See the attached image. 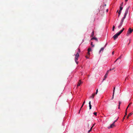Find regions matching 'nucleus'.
<instances>
[{
  "instance_id": "1",
  "label": "nucleus",
  "mask_w": 133,
  "mask_h": 133,
  "mask_svg": "<svg viewBox=\"0 0 133 133\" xmlns=\"http://www.w3.org/2000/svg\"><path fill=\"white\" fill-rule=\"evenodd\" d=\"M75 55V61L76 63L77 64H78V62H77V61L78 60L79 56V53L78 52H77L76 54Z\"/></svg>"
},
{
  "instance_id": "2",
  "label": "nucleus",
  "mask_w": 133,
  "mask_h": 133,
  "mask_svg": "<svg viewBox=\"0 0 133 133\" xmlns=\"http://www.w3.org/2000/svg\"><path fill=\"white\" fill-rule=\"evenodd\" d=\"M133 31V29H131L130 28H129L128 31L127 35L128 36Z\"/></svg>"
},
{
  "instance_id": "3",
  "label": "nucleus",
  "mask_w": 133,
  "mask_h": 133,
  "mask_svg": "<svg viewBox=\"0 0 133 133\" xmlns=\"http://www.w3.org/2000/svg\"><path fill=\"white\" fill-rule=\"evenodd\" d=\"M119 35H118V34L117 33L115 35L113 36V38H114V39L115 40L116 39L117 37H118V36Z\"/></svg>"
},
{
  "instance_id": "4",
  "label": "nucleus",
  "mask_w": 133,
  "mask_h": 133,
  "mask_svg": "<svg viewBox=\"0 0 133 133\" xmlns=\"http://www.w3.org/2000/svg\"><path fill=\"white\" fill-rule=\"evenodd\" d=\"M129 8V7H128L127 8V9H126V10H125L124 15V16H125V17H126V16L127 14L128 13Z\"/></svg>"
},
{
  "instance_id": "5",
  "label": "nucleus",
  "mask_w": 133,
  "mask_h": 133,
  "mask_svg": "<svg viewBox=\"0 0 133 133\" xmlns=\"http://www.w3.org/2000/svg\"><path fill=\"white\" fill-rule=\"evenodd\" d=\"M115 126V125L114 123H113L110 125L109 127V129L112 128Z\"/></svg>"
},
{
  "instance_id": "6",
  "label": "nucleus",
  "mask_w": 133,
  "mask_h": 133,
  "mask_svg": "<svg viewBox=\"0 0 133 133\" xmlns=\"http://www.w3.org/2000/svg\"><path fill=\"white\" fill-rule=\"evenodd\" d=\"M108 71H107V73H106V74H105V75L104 76V78H103V79L102 82H103L104 80H105V79L106 78H107V77L108 73Z\"/></svg>"
},
{
  "instance_id": "7",
  "label": "nucleus",
  "mask_w": 133,
  "mask_h": 133,
  "mask_svg": "<svg viewBox=\"0 0 133 133\" xmlns=\"http://www.w3.org/2000/svg\"><path fill=\"white\" fill-rule=\"evenodd\" d=\"M124 30V28H123V29L121 30L120 31H119V32H117V33L118 34V35H119Z\"/></svg>"
},
{
  "instance_id": "8",
  "label": "nucleus",
  "mask_w": 133,
  "mask_h": 133,
  "mask_svg": "<svg viewBox=\"0 0 133 133\" xmlns=\"http://www.w3.org/2000/svg\"><path fill=\"white\" fill-rule=\"evenodd\" d=\"M124 30V28H123V29L121 30L120 31H119V32H117V33L118 34V35H119Z\"/></svg>"
},
{
  "instance_id": "9",
  "label": "nucleus",
  "mask_w": 133,
  "mask_h": 133,
  "mask_svg": "<svg viewBox=\"0 0 133 133\" xmlns=\"http://www.w3.org/2000/svg\"><path fill=\"white\" fill-rule=\"evenodd\" d=\"M125 16H124L122 19L121 20V22H120L121 23H123V22L124 21V20L125 19Z\"/></svg>"
},
{
  "instance_id": "10",
  "label": "nucleus",
  "mask_w": 133,
  "mask_h": 133,
  "mask_svg": "<svg viewBox=\"0 0 133 133\" xmlns=\"http://www.w3.org/2000/svg\"><path fill=\"white\" fill-rule=\"evenodd\" d=\"M123 5V3H122L121 4V6L120 7L119 11H121L123 9V7H122Z\"/></svg>"
},
{
  "instance_id": "11",
  "label": "nucleus",
  "mask_w": 133,
  "mask_h": 133,
  "mask_svg": "<svg viewBox=\"0 0 133 133\" xmlns=\"http://www.w3.org/2000/svg\"><path fill=\"white\" fill-rule=\"evenodd\" d=\"M115 88H114V90H113V94L112 96V97L111 99V100L113 99L114 98V92H115Z\"/></svg>"
},
{
  "instance_id": "12",
  "label": "nucleus",
  "mask_w": 133,
  "mask_h": 133,
  "mask_svg": "<svg viewBox=\"0 0 133 133\" xmlns=\"http://www.w3.org/2000/svg\"><path fill=\"white\" fill-rule=\"evenodd\" d=\"M130 104H129V105L127 107L126 109V112H125V115L124 116V117L125 116L127 115V109L128 108V107H129V106Z\"/></svg>"
},
{
  "instance_id": "13",
  "label": "nucleus",
  "mask_w": 133,
  "mask_h": 133,
  "mask_svg": "<svg viewBox=\"0 0 133 133\" xmlns=\"http://www.w3.org/2000/svg\"><path fill=\"white\" fill-rule=\"evenodd\" d=\"M81 81L80 80H79V82L77 85V87H78L79 86L80 84H81Z\"/></svg>"
},
{
  "instance_id": "14",
  "label": "nucleus",
  "mask_w": 133,
  "mask_h": 133,
  "mask_svg": "<svg viewBox=\"0 0 133 133\" xmlns=\"http://www.w3.org/2000/svg\"><path fill=\"white\" fill-rule=\"evenodd\" d=\"M92 39H95V40H96V41H98V39H97V38L96 37H93V38H92L91 39V40H92Z\"/></svg>"
},
{
  "instance_id": "15",
  "label": "nucleus",
  "mask_w": 133,
  "mask_h": 133,
  "mask_svg": "<svg viewBox=\"0 0 133 133\" xmlns=\"http://www.w3.org/2000/svg\"><path fill=\"white\" fill-rule=\"evenodd\" d=\"M122 24H123L121 23H120L119 25V26H118V28H119V29L121 27L122 25Z\"/></svg>"
},
{
  "instance_id": "16",
  "label": "nucleus",
  "mask_w": 133,
  "mask_h": 133,
  "mask_svg": "<svg viewBox=\"0 0 133 133\" xmlns=\"http://www.w3.org/2000/svg\"><path fill=\"white\" fill-rule=\"evenodd\" d=\"M104 49V48L103 47L101 49H100V51H99V53H100L101 52V51H103Z\"/></svg>"
},
{
  "instance_id": "17",
  "label": "nucleus",
  "mask_w": 133,
  "mask_h": 133,
  "mask_svg": "<svg viewBox=\"0 0 133 133\" xmlns=\"http://www.w3.org/2000/svg\"><path fill=\"white\" fill-rule=\"evenodd\" d=\"M95 95V94H92V95L91 96H90V98H93Z\"/></svg>"
},
{
  "instance_id": "18",
  "label": "nucleus",
  "mask_w": 133,
  "mask_h": 133,
  "mask_svg": "<svg viewBox=\"0 0 133 133\" xmlns=\"http://www.w3.org/2000/svg\"><path fill=\"white\" fill-rule=\"evenodd\" d=\"M121 11H118V13L119 14V15H118V17H119V16H120V15L121 13Z\"/></svg>"
},
{
  "instance_id": "19",
  "label": "nucleus",
  "mask_w": 133,
  "mask_h": 133,
  "mask_svg": "<svg viewBox=\"0 0 133 133\" xmlns=\"http://www.w3.org/2000/svg\"><path fill=\"white\" fill-rule=\"evenodd\" d=\"M91 48H89L88 49V52L89 53V52H90V51H91Z\"/></svg>"
},
{
  "instance_id": "20",
  "label": "nucleus",
  "mask_w": 133,
  "mask_h": 133,
  "mask_svg": "<svg viewBox=\"0 0 133 133\" xmlns=\"http://www.w3.org/2000/svg\"><path fill=\"white\" fill-rule=\"evenodd\" d=\"M121 56H120L116 60L115 62L117 60H118L119 59H121Z\"/></svg>"
},
{
  "instance_id": "21",
  "label": "nucleus",
  "mask_w": 133,
  "mask_h": 133,
  "mask_svg": "<svg viewBox=\"0 0 133 133\" xmlns=\"http://www.w3.org/2000/svg\"><path fill=\"white\" fill-rule=\"evenodd\" d=\"M132 114L131 113H130L127 117V118H128V117H129V116H131L132 115Z\"/></svg>"
},
{
  "instance_id": "22",
  "label": "nucleus",
  "mask_w": 133,
  "mask_h": 133,
  "mask_svg": "<svg viewBox=\"0 0 133 133\" xmlns=\"http://www.w3.org/2000/svg\"><path fill=\"white\" fill-rule=\"evenodd\" d=\"M94 31H93V32H92V34L91 35V37H93V36H94Z\"/></svg>"
},
{
  "instance_id": "23",
  "label": "nucleus",
  "mask_w": 133,
  "mask_h": 133,
  "mask_svg": "<svg viewBox=\"0 0 133 133\" xmlns=\"http://www.w3.org/2000/svg\"><path fill=\"white\" fill-rule=\"evenodd\" d=\"M89 109H91V105H89Z\"/></svg>"
},
{
  "instance_id": "24",
  "label": "nucleus",
  "mask_w": 133,
  "mask_h": 133,
  "mask_svg": "<svg viewBox=\"0 0 133 133\" xmlns=\"http://www.w3.org/2000/svg\"><path fill=\"white\" fill-rule=\"evenodd\" d=\"M93 114L94 115H96V116L97 115V113L96 112H94L93 113Z\"/></svg>"
},
{
  "instance_id": "25",
  "label": "nucleus",
  "mask_w": 133,
  "mask_h": 133,
  "mask_svg": "<svg viewBox=\"0 0 133 133\" xmlns=\"http://www.w3.org/2000/svg\"><path fill=\"white\" fill-rule=\"evenodd\" d=\"M91 45L93 47H94V45H93L92 42H91Z\"/></svg>"
},
{
  "instance_id": "26",
  "label": "nucleus",
  "mask_w": 133,
  "mask_h": 133,
  "mask_svg": "<svg viewBox=\"0 0 133 133\" xmlns=\"http://www.w3.org/2000/svg\"><path fill=\"white\" fill-rule=\"evenodd\" d=\"M115 27L114 26H113V28H112V31H114V29L115 28Z\"/></svg>"
},
{
  "instance_id": "27",
  "label": "nucleus",
  "mask_w": 133,
  "mask_h": 133,
  "mask_svg": "<svg viewBox=\"0 0 133 133\" xmlns=\"http://www.w3.org/2000/svg\"><path fill=\"white\" fill-rule=\"evenodd\" d=\"M91 131V129H90L89 130L88 132V133H89Z\"/></svg>"
},
{
  "instance_id": "28",
  "label": "nucleus",
  "mask_w": 133,
  "mask_h": 133,
  "mask_svg": "<svg viewBox=\"0 0 133 133\" xmlns=\"http://www.w3.org/2000/svg\"><path fill=\"white\" fill-rule=\"evenodd\" d=\"M121 103V102H119V107L120 106V105Z\"/></svg>"
},
{
  "instance_id": "29",
  "label": "nucleus",
  "mask_w": 133,
  "mask_h": 133,
  "mask_svg": "<svg viewBox=\"0 0 133 133\" xmlns=\"http://www.w3.org/2000/svg\"><path fill=\"white\" fill-rule=\"evenodd\" d=\"M86 57L87 58H88V59L89 58V56H86Z\"/></svg>"
},
{
  "instance_id": "30",
  "label": "nucleus",
  "mask_w": 133,
  "mask_h": 133,
  "mask_svg": "<svg viewBox=\"0 0 133 133\" xmlns=\"http://www.w3.org/2000/svg\"><path fill=\"white\" fill-rule=\"evenodd\" d=\"M114 69H113H113H109V71H111V70H114Z\"/></svg>"
},
{
  "instance_id": "31",
  "label": "nucleus",
  "mask_w": 133,
  "mask_h": 133,
  "mask_svg": "<svg viewBox=\"0 0 133 133\" xmlns=\"http://www.w3.org/2000/svg\"><path fill=\"white\" fill-rule=\"evenodd\" d=\"M87 54L88 55H90V53H89H89L88 52H88H87Z\"/></svg>"
},
{
  "instance_id": "32",
  "label": "nucleus",
  "mask_w": 133,
  "mask_h": 133,
  "mask_svg": "<svg viewBox=\"0 0 133 133\" xmlns=\"http://www.w3.org/2000/svg\"><path fill=\"white\" fill-rule=\"evenodd\" d=\"M89 105H91V102H90V101L89 102Z\"/></svg>"
},
{
  "instance_id": "33",
  "label": "nucleus",
  "mask_w": 133,
  "mask_h": 133,
  "mask_svg": "<svg viewBox=\"0 0 133 133\" xmlns=\"http://www.w3.org/2000/svg\"><path fill=\"white\" fill-rule=\"evenodd\" d=\"M117 119L113 123H114V124L115 123V122H116L117 121Z\"/></svg>"
},
{
  "instance_id": "34",
  "label": "nucleus",
  "mask_w": 133,
  "mask_h": 133,
  "mask_svg": "<svg viewBox=\"0 0 133 133\" xmlns=\"http://www.w3.org/2000/svg\"><path fill=\"white\" fill-rule=\"evenodd\" d=\"M85 101H84V102H83V105H84V103H85Z\"/></svg>"
},
{
  "instance_id": "35",
  "label": "nucleus",
  "mask_w": 133,
  "mask_h": 133,
  "mask_svg": "<svg viewBox=\"0 0 133 133\" xmlns=\"http://www.w3.org/2000/svg\"><path fill=\"white\" fill-rule=\"evenodd\" d=\"M83 104H82V106L81 107L80 109H81V108L82 107H83Z\"/></svg>"
},
{
  "instance_id": "36",
  "label": "nucleus",
  "mask_w": 133,
  "mask_h": 133,
  "mask_svg": "<svg viewBox=\"0 0 133 133\" xmlns=\"http://www.w3.org/2000/svg\"><path fill=\"white\" fill-rule=\"evenodd\" d=\"M114 51H113V52H112V55H114Z\"/></svg>"
},
{
  "instance_id": "37",
  "label": "nucleus",
  "mask_w": 133,
  "mask_h": 133,
  "mask_svg": "<svg viewBox=\"0 0 133 133\" xmlns=\"http://www.w3.org/2000/svg\"><path fill=\"white\" fill-rule=\"evenodd\" d=\"M95 123H94V124L93 125H92V127H94V125H95Z\"/></svg>"
},
{
  "instance_id": "38",
  "label": "nucleus",
  "mask_w": 133,
  "mask_h": 133,
  "mask_svg": "<svg viewBox=\"0 0 133 133\" xmlns=\"http://www.w3.org/2000/svg\"><path fill=\"white\" fill-rule=\"evenodd\" d=\"M96 92H98V89H97V90H96Z\"/></svg>"
},
{
  "instance_id": "39",
  "label": "nucleus",
  "mask_w": 133,
  "mask_h": 133,
  "mask_svg": "<svg viewBox=\"0 0 133 133\" xmlns=\"http://www.w3.org/2000/svg\"><path fill=\"white\" fill-rule=\"evenodd\" d=\"M78 51H79V52H80V50L79 49H78Z\"/></svg>"
},
{
  "instance_id": "40",
  "label": "nucleus",
  "mask_w": 133,
  "mask_h": 133,
  "mask_svg": "<svg viewBox=\"0 0 133 133\" xmlns=\"http://www.w3.org/2000/svg\"><path fill=\"white\" fill-rule=\"evenodd\" d=\"M93 127H92L91 128H90V129H91V130H92V128Z\"/></svg>"
},
{
  "instance_id": "41",
  "label": "nucleus",
  "mask_w": 133,
  "mask_h": 133,
  "mask_svg": "<svg viewBox=\"0 0 133 133\" xmlns=\"http://www.w3.org/2000/svg\"><path fill=\"white\" fill-rule=\"evenodd\" d=\"M107 45V43H106V44L105 45V46L106 45Z\"/></svg>"
},
{
  "instance_id": "42",
  "label": "nucleus",
  "mask_w": 133,
  "mask_h": 133,
  "mask_svg": "<svg viewBox=\"0 0 133 133\" xmlns=\"http://www.w3.org/2000/svg\"><path fill=\"white\" fill-rule=\"evenodd\" d=\"M106 11L107 12L108 11V9H107Z\"/></svg>"
},
{
  "instance_id": "43",
  "label": "nucleus",
  "mask_w": 133,
  "mask_h": 133,
  "mask_svg": "<svg viewBox=\"0 0 133 133\" xmlns=\"http://www.w3.org/2000/svg\"><path fill=\"white\" fill-rule=\"evenodd\" d=\"M118 109H119L120 108V106L119 107V106H118Z\"/></svg>"
},
{
  "instance_id": "44",
  "label": "nucleus",
  "mask_w": 133,
  "mask_h": 133,
  "mask_svg": "<svg viewBox=\"0 0 133 133\" xmlns=\"http://www.w3.org/2000/svg\"><path fill=\"white\" fill-rule=\"evenodd\" d=\"M97 93H98L97 92H96L95 94H96H96H97Z\"/></svg>"
},
{
  "instance_id": "45",
  "label": "nucleus",
  "mask_w": 133,
  "mask_h": 133,
  "mask_svg": "<svg viewBox=\"0 0 133 133\" xmlns=\"http://www.w3.org/2000/svg\"><path fill=\"white\" fill-rule=\"evenodd\" d=\"M80 110L81 109H80V110H79V113L80 112Z\"/></svg>"
},
{
  "instance_id": "46",
  "label": "nucleus",
  "mask_w": 133,
  "mask_h": 133,
  "mask_svg": "<svg viewBox=\"0 0 133 133\" xmlns=\"http://www.w3.org/2000/svg\"><path fill=\"white\" fill-rule=\"evenodd\" d=\"M128 1V0H125V1L126 2L127 1Z\"/></svg>"
},
{
  "instance_id": "47",
  "label": "nucleus",
  "mask_w": 133,
  "mask_h": 133,
  "mask_svg": "<svg viewBox=\"0 0 133 133\" xmlns=\"http://www.w3.org/2000/svg\"><path fill=\"white\" fill-rule=\"evenodd\" d=\"M89 125L88 124V127H89Z\"/></svg>"
},
{
  "instance_id": "48",
  "label": "nucleus",
  "mask_w": 133,
  "mask_h": 133,
  "mask_svg": "<svg viewBox=\"0 0 133 133\" xmlns=\"http://www.w3.org/2000/svg\"><path fill=\"white\" fill-rule=\"evenodd\" d=\"M105 6H106V4H105Z\"/></svg>"
},
{
  "instance_id": "49",
  "label": "nucleus",
  "mask_w": 133,
  "mask_h": 133,
  "mask_svg": "<svg viewBox=\"0 0 133 133\" xmlns=\"http://www.w3.org/2000/svg\"><path fill=\"white\" fill-rule=\"evenodd\" d=\"M126 79V78H125V80Z\"/></svg>"
}]
</instances>
